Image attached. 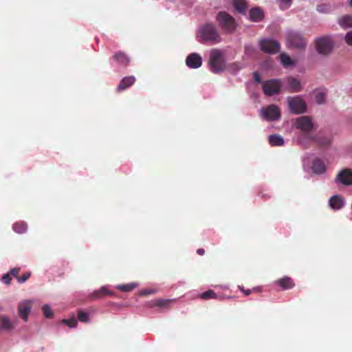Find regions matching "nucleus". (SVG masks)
<instances>
[{
    "label": "nucleus",
    "mask_w": 352,
    "mask_h": 352,
    "mask_svg": "<svg viewBox=\"0 0 352 352\" xmlns=\"http://www.w3.org/2000/svg\"><path fill=\"white\" fill-rule=\"evenodd\" d=\"M253 77H254V80L257 82H261V76L259 74L258 72H254L253 73Z\"/></svg>",
    "instance_id": "nucleus-41"
},
{
    "label": "nucleus",
    "mask_w": 352,
    "mask_h": 352,
    "mask_svg": "<svg viewBox=\"0 0 352 352\" xmlns=\"http://www.w3.org/2000/svg\"><path fill=\"white\" fill-rule=\"evenodd\" d=\"M31 274L32 273L30 272H25L22 276H19L17 282L21 284L25 283L30 278Z\"/></svg>",
    "instance_id": "nucleus-36"
},
{
    "label": "nucleus",
    "mask_w": 352,
    "mask_h": 352,
    "mask_svg": "<svg viewBox=\"0 0 352 352\" xmlns=\"http://www.w3.org/2000/svg\"><path fill=\"white\" fill-rule=\"evenodd\" d=\"M281 82L279 79H272L263 82V90L266 96H273L280 92Z\"/></svg>",
    "instance_id": "nucleus-6"
},
{
    "label": "nucleus",
    "mask_w": 352,
    "mask_h": 352,
    "mask_svg": "<svg viewBox=\"0 0 352 352\" xmlns=\"http://www.w3.org/2000/svg\"><path fill=\"white\" fill-rule=\"evenodd\" d=\"M14 231L19 234L24 233L27 230V225L24 222H16L12 227Z\"/></svg>",
    "instance_id": "nucleus-28"
},
{
    "label": "nucleus",
    "mask_w": 352,
    "mask_h": 352,
    "mask_svg": "<svg viewBox=\"0 0 352 352\" xmlns=\"http://www.w3.org/2000/svg\"><path fill=\"white\" fill-rule=\"evenodd\" d=\"M316 45L319 54L327 55L331 52L334 43L330 36H325L316 39Z\"/></svg>",
    "instance_id": "nucleus-5"
},
{
    "label": "nucleus",
    "mask_w": 352,
    "mask_h": 352,
    "mask_svg": "<svg viewBox=\"0 0 352 352\" xmlns=\"http://www.w3.org/2000/svg\"><path fill=\"white\" fill-rule=\"evenodd\" d=\"M135 82V78L133 76L123 78L117 87V90L121 91L133 85Z\"/></svg>",
    "instance_id": "nucleus-17"
},
{
    "label": "nucleus",
    "mask_w": 352,
    "mask_h": 352,
    "mask_svg": "<svg viewBox=\"0 0 352 352\" xmlns=\"http://www.w3.org/2000/svg\"><path fill=\"white\" fill-rule=\"evenodd\" d=\"M326 94L324 92H319L316 96V102L321 104L325 102Z\"/></svg>",
    "instance_id": "nucleus-35"
},
{
    "label": "nucleus",
    "mask_w": 352,
    "mask_h": 352,
    "mask_svg": "<svg viewBox=\"0 0 352 352\" xmlns=\"http://www.w3.org/2000/svg\"><path fill=\"white\" fill-rule=\"evenodd\" d=\"M329 204L333 210H340L344 206L343 199L339 195L331 197L329 201Z\"/></svg>",
    "instance_id": "nucleus-21"
},
{
    "label": "nucleus",
    "mask_w": 352,
    "mask_h": 352,
    "mask_svg": "<svg viewBox=\"0 0 352 352\" xmlns=\"http://www.w3.org/2000/svg\"><path fill=\"white\" fill-rule=\"evenodd\" d=\"M217 21L221 28L228 32H232L235 30L234 19L226 12H219L217 16Z\"/></svg>",
    "instance_id": "nucleus-4"
},
{
    "label": "nucleus",
    "mask_w": 352,
    "mask_h": 352,
    "mask_svg": "<svg viewBox=\"0 0 352 352\" xmlns=\"http://www.w3.org/2000/svg\"><path fill=\"white\" fill-rule=\"evenodd\" d=\"M287 100L291 113L298 115L304 113L306 111L307 104L300 96H289Z\"/></svg>",
    "instance_id": "nucleus-3"
},
{
    "label": "nucleus",
    "mask_w": 352,
    "mask_h": 352,
    "mask_svg": "<svg viewBox=\"0 0 352 352\" xmlns=\"http://www.w3.org/2000/svg\"><path fill=\"white\" fill-rule=\"evenodd\" d=\"M233 6L240 13H244L247 9V4L244 0H233Z\"/></svg>",
    "instance_id": "nucleus-27"
},
{
    "label": "nucleus",
    "mask_w": 352,
    "mask_h": 352,
    "mask_svg": "<svg viewBox=\"0 0 352 352\" xmlns=\"http://www.w3.org/2000/svg\"><path fill=\"white\" fill-rule=\"evenodd\" d=\"M259 45L261 50L268 54H276L279 52L280 47L278 42L271 39L262 40Z\"/></svg>",
    "instance_id": "nucleus-8"
},
{
    "label": "nucleus",
    "mask_w": 352,
    "mask_h": 352,
    "mask_svg": "<svg viewBox=\"0 0 352 352\" xmlns=\"http://www.w3.org/2000/svg\"><path fill=\"white\" fill-rule=\"evenodd\" d=\"M197 253L200 256H203L205 254V250L204 248H199L197 250Z\"/></svg>",
    "instance_id": "nucleus-44"
},
{
    "label": "nucleus",
    "mask_w": 352,
    "mask_h": 352,
    "mask_svg": "<svg viewBox=\"0 0 352 352\" xmlns=\"http://www.w3.org/2000/svg\"><path fill=\"white\" fill-rule=\"evenodd\" d=\"M338 23L344 28H352V16L344 15L338 19Z\"/></svg>",
    "instance_id": "nucleus-26"
},
{
    "label": "nucleus",
    "mask_w": 352,
    "mask_h": 352,
    "mask_svg": "<svg viewBox=\"0 0 352 352\" xmlns=\"http://www.w3.org/2000/svg\"><path fill=\"white\" fill-rule=\"evenodd\" d=\"M337 180L346 185L350 186L352 184V170L345 168L341 170L337 175Z\"/></svg>",
    "instance_id": "nucleus-13"
},
{
    "label": "nucleus",
    "mask_w": 352,
    "mask_h": 352,
    "mask_svg": "<svg viewBox=\"0 0 352 352\" xmlns=\"http://www.w3.org/2000/svg\"><path fill=\"white\" fill-rule=\"evenodd\" d=\"M263 116L267 120H277L280 117V110L276 105L270 104L263 110Z\"/></svg>",
    "instance_id": "nucleus-10"
},
{
    "label": "nucleus",
    "mask_w": 352,
    "mask_h": 352,
    "mask_svg": "<svg viewBox=\"0 0 352 352\" xmlns=\"http://www.w3.org/2000/svg\"><path fill=\"white\" fill-rule=\"evenodd\" d=\"M276 284L284 290L292 289L295 286L294 280L288 276L277 280Z\"/></svg>",
    "instance_id": "nucleus-16"
},
{
    "label": "nucleus",
    "mask_w": 352,
    "mask_h": 352,
    "mask_svg": "<svg viewBox=\"0 0 352 352\" xmlns=\"http://www.w3.org/2000/svg\"><path fill=\"white\" fill-rule=\"evenodd\" d=\"M32 309V303L29 300L20 302L18 305V313L20 318L25 322L28 319V316Z\"/></svg>",
    "instance_id": "nucleus-11"
},
{
    "label": "nucleus",
    "mask_w": 352,
    "mask_h": 352,
    "mask_svg": "<svg viewBox=\"0 0 352 352\" xmlns=\"http://www.w3.org/2000/svg\"><path fill=\"white\" fill-rule=\"evenodd\" d=\"M42 309L45 318H50L53 316V311L49 305H44Z\"/></svg>",
    "instance_id": "nucleus-34"
},
{
    "label": "nucleus",
    "mask_w": 352,
    "mask_h": 352,
    "mask_svg": "<svg viewBox=\"0 0 352 352\" xmlns=\"http://www.w3.org/2000/svg\"><path fill=\"white\" fill-rule=\"evenodd\" d=\"M263 12L260 8H254L250 10V19L252 21H260L263 19Z\"/></svg>",
    "instance_id": "nucleus-22"
},
{
    "label": "nucleus",
    "mask_w": 352,
    "mask_h": 352,
    "mask_svg": "<svg viewBox=\"0 0 352 352\" xmlns=\"http://www.w3.org/2000/svg\"><path fill=\"white\" fill-rule=\"evenodd\" d=\"M287 44L293 47L298 49H304L307 43L302 36L297 32H289L287 36Z\"/></svg>",
    "instance_id": "nucleus-7"
},
{
    "label": "nucleus",
    "mask_w": 352,
    "mask_h": 352,
    "mask_svg": "<svg viewBox=\"0 0 352 352\" xmlns=\"http://www.w3.org/2000/svg\"><path fill=\"white\" fill-rule=\"evenodd\" d=\"M280 62L285 67H289L294 64V61L292 58L286 54L282 53L280 55Z\"/></svg>",
    "instance_id": "nucleus-29"
},
{
    "label": "nucleus",
    "mask_w": 352,
    "mask_h": 352,
    "mask_svg": "<svg viewBox=\"0 0 352 352\" xmlns=\"http://www.w3.org/2000/svg\"><path fill=\"white\" fill-rule=\"evenodd\" d=\"M137 287V284L135 283H129V284H124L118 285L117 288L124 292H129L134 289Z\"/></svg>",
    "instance_id": "nucleus-30"
},
{
    "label": "nucleus",
    "mask_w": 352,
    "mask_h": 352,
    "mask_svg": "<svg viewBox=\"0 0 352 352\" xmlns=\"http://www.w3.org/2000/svg\"><path fill=\"white\" fill-rule=\"evenodd\" d=\"M296 126L303 133H309L314 128L311 118L307 116L298 117L296 120Z\"/></svg>",
    "instance_id": "nucleus-9"
},
{
    "label": "nucleus",
    "mask_w": 352,
    "mask_h": 352,
    "mask_svg": "<svg viewBox=\"0 0 352 352\" xmlns=\"http://www.w3.org/2000/svg\"><path fill=\"white\" fill-rule=\"evenodd\" d=\"M350 6L352 7V0L350 1Z\"/></svg>",
    "instance_id": "nucleus-46"
},
{
    "label": "nucleus",
    "mask_w": 352,
    "mask_h": 352,
    "mask_svg": "<svg viewBox=\"0 0 352 352\" xmlns=\"http://www.w3.org/2000/svg\"><path fill=\"white\" fill-rule=\"evenodd\" d=\"M15 327V324L12 322L7 316H0V329L11 331Z\"/></svg>",
    "instance_id": "nucleus-19"
},
{
    "label": "nucleus",
    "mask_w": 352,
    "mask_h": 352,
    "mask_svg": "<svg viewBox=\"0 0 352 352\" xmlns=\"http://www.w3.org/2000/svg\"><path fill=\"white\" fill-rule=\"evenodd\" d=\"M153 293H154L153 290L145 289V290H142L140 292V294L142 295V296H146V295L151 294Z\"/></svg>",
    "instance_id": "nucleus-42"
},
{
    "label": "nucleus",
    "mask_w": 352,
    "mask_h": 352,
    "mask_svg": "<svg viewBox=\"0 0 352 352\" xmlns=\"http://www.w3.org/2000/svg\"><path fill=\"white\" fill-rule=\"evenodd\" d=\"M345 41L349 45L352 46V31L349 32L345 36Z\"/></svg>",
    "instance_id": "nucleus-40"
},
{
    "label": "nucleus",
    "mask_w": 352,
    "mask_h": 352,
    "mask_svg": "<svg viewBox=\"0 0 352 352\" xmlns=\"http://www.w3.org/2000/svg\"><path fill=\"white\" fill-rule=\"evenodd\" d=\"M186 63L188 67L197 69L201 67L202 64V58L199 54L192 53L186 57Z\"/></svg>",
    "instance_id": "nucleus-12"
},
{
    "label": "nucleus",
    "mask_w": 352,
    "mask_h": 352,
    "mask_svg": "<svg viewBox=\"0 0 352 352\" xmlns=\"http://www.w3.org/2000/svg\"><path fill=\"white\" fill-rule=\"evenodd\" d=\"M112 58L116 61L119 65L126 67L129 62L130 58L129 56L123 52H118L113 56Z\"/></svg>",
    "instance_id": "nucleus-18"
},
{
    "label": "nucleus",
    "mask_w": 352,
    "mask_h": 352,
    "mask_svg": "<svg viewBox=\"0 0 352 352\" xmlns=\"http://www.w3.org/2000/svg\"><path fill=\"white\" fill-rule=\"evenodd\" d=\"M269 143L273 146H280L284 144L283 138L278 135H271L268 138Z\"/></svg>",
    "instance_id": "nucleus-24"
},
{
    "label": "nucleus",
    "mask_w": 352,
    "mask_h": 352,
    "mask_svg": "<svg viewBox=\"0 0 352 352\" xmlns=\"http://www.w3.org/2000/svg\"><path fill=\"white\" fill-rule=\"evenodd\" d=\"M11 280L12 277L8 273L4 274L1 278V280L6 285H10Z\"/></svg>",
    "instance_id": "nucleus-39"
},
{
    "label": "nucleus",
    "mask_w": 352,
    "mask_h": 352,
    "mask_svg": "<svg viewBox=\"0 0 352 352\" xmlns=\"http://www.w3.org/2000/svg\"><path fill=\"white\" fill-rule=\"evenodd\" d=\"M256 291H258V289H257L256 288H254V289H245V291H244L243 294H244L246 296H249L252 292H256Z\"/></svg>",
    "instance_id": "nucleus-43"
},
{
    "label": "nucleus",
    "mask_w": 352,
    "mask_h": 352,
    "mask_svg": "<svg viewBox=\"0 0 352 352\" xmlns=\"http://www.w3.org/2000/svg\"><path fill=\"white\" fill-rule=\"evenodd\" d=\"M281 10L287 9L292 4V0H279Z\"/></svg>",
    "instance_id": "nucleus-37"
},
{
    "label": "nucleus",
    "mask_w": 352,
    "mask_h": 352,
    "mask_svg": "<svg viewBox=\"0 0 352 352\" xmlns=\"http://www.w3.org/2000/svg\"><path fill=\"white\" fill-rule=\"evenodd\" d=\"M78 318L80 322H87L89 320V314L80 310L78 314Z\"/></svg>",
    "instance_id": "nucleus-32"
},
{
    "label": "nucleus",
    "mask_w": 352,
    "mask_h": 352,
    "mask_svg": "<svg viewBox=\"0 0 352 352\" xmlns=\"http://www.w3.org/2000/svg\"><path fill=\"white\" fill-rule=\"evenodd\" d=\"M201 299L208 300L211 298H216L217 294L213 290L209 289L200 295Z\"/></svg>",
    "instance_id": "nucleus-31"
},
{
    "label": "nucleus",
    "mask_w": 352,
    "mask_h": 352,
    "mask_svg": "<svg viewBox=\"0 0 352 352\" xmlns=\"http://www.w3.org/2000/svg\"><path fill=\"white\" fill-rule=\"evenodd\" d=\"M320 6H318V10H319V11H320Z\"/></svg>",
    "instance_id": "nucleus-47"
},
{
    "label": "nucleus",
    "mask_w": 352,
    "mask_h": 352,
    "mask_svg": "<svg viewBox=\"0 0 352 352\" xmlns=\"http://www.w3.org/2000/svg\"><path fill=\"white\" fill-rule=\"evenodd\" d=\"M239 289H240V291H241L243 293L245 291V289L243 286H239Z\"/></svg>",
    "instance_id": "nucleus-45"
},
{
    "label": "nucleus",
    "mask_w": 352,
    "mask_h": 352,
    "mask_svg": "<svg viewBox=\"0 0 352 352\" xmlns=\"http://www.w3.org/2000/svg\"><path fill=\"white\" fill-rule=\"evenodd\" d=\"M287 80L289 84L290 92H298L302 89L300 82L297 78L289 76L287 78Z\"/></svg>",
    "instance_id": "nucleus-20"
},
{
    "label": "nucleus",
    "mask_w": 352,
    "mask_h": 352,
    "mask_svg": "<svg viewBox=\"0 0 352 352\" xmlns=\"http://www.w3.org/2000/svg\"><path fill=\"white\" fill-rule=\"evenodd\" d=\"M19 272H20L19 267H14L9 271L8 274L11 276V277H14L17 280L19 276Z\"/></svg>",
    "instance_id": "nucleus-38"
},
{
    "label": "nucleus",
    "mask_w": 352,
    "mask_h": 352,
    "mask_svg": "<svg viewBox=\"0 0 352 352\" xmlns=\"http://www.w3.org/2000/svg\"><path fill=\"white\" fill-rule=\"evenodd\" d=\"M113 295V292L109 291L107 287H102L98 290H95L89 295V298L92 300H98L107 296Z\"/></svg>",
    "instance_id": "nucleus-14"
},
{
    "label": "nucleus",
    "mask_w": 352,
    "mask_h": 352,
    "mask_svg": "<svg viewBox=\"0 0 352 352\" xmlns=\"http://www.w3.org/2000/svg\"><path fill=\"white\" fill-rule=\"evenodd\" d=\"M310 138L320 146H327L331 144V139L329 137L316 138V136H311Z\"/></svg>",
    "instance_id": "nucleus-25"
},
{
    "label": "nucleus",
    "mask_w": 352,
    "mask_h": 352,
    "mask_svg": "<svg viewBox=\"0 0 352 352\" xmlns=\"http://www.w3.org/2000/svg\"><path fill=\"white\" fill-rule=\"evenodd\" d=\"M209 66L210 70L214 74H218L225 70V57L221 50L214 49L211 51L209 58Z\"/></svg>",
    "instance_id": "nucleus-2"
},
{
    "label": "nucleus",
    "mask_w": 352,
    "mask_h": 352,
    "mask_svg": "<svg viewBox=\"0 0 352 352\" xmlns=\"http://www.w3.org/2000/svg\"><path fill=\"white\" fill-rule=\"evenodd\" d=\"M62 322L70 328L76 327L78 324L77 320L74 317L70 319H64Z\"/></svg>",
    "instance_id": "nucleus-33"
},
{
    "label": "nucleus",
    "mask_w": 352,
    "mask_h": 352,
    "mask_svg": "<svg viewBox=\"0 0 352 352\" xmlns=\"http://www.w3.org/2000/svg\"><path fill=\"white\" fill-rule=\"evenodd\" d=\"M201 43H218L221 41L220 35L216 26L212 23H207L200 28L198 32Z\"/></svg>",
    "instance_id": "nucleus-1"
},
{
    "label": "nucleus",
    "mask_w": 352,
    "mask_h": 352,
    "mask_svg": "<svg viewBox=\"0 0 352 352\" xmlns=\"http://www.w3.org/2000/svg\"><path fill=\"white\" fill-rule=\"evenodd\" d=\"M311 168L314 173L320 175L326 171V165L322 160L316 158L313 161Z\"/></svg>",
    "instance_id": "nucleus-15"
},
{
    "label": "nucleus",
    "mask_w": 352,
    "mask_h": 352,
    "mask_svg": "<svg viewBox=\"0 0 352 352\" xmlns=\"http://www.w3.org/2000/svg\"><path fill=\"white\" fill-rule=\"evenodd\" d=\"M171 302L170 300L165 299H155L148 302V307H158L160 308H168V305Z\"/></svg>",
    "instance_id": "nucleus-23"
}]
</instances>
